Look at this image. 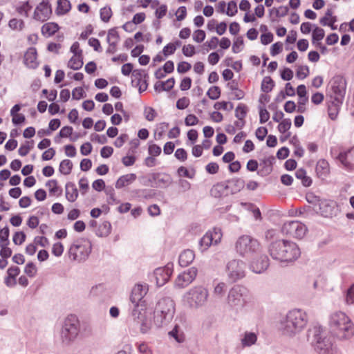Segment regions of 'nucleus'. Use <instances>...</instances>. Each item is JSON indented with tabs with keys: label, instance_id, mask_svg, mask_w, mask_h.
<instances>
[{
	"label": "nucleus",
	"instance_id": "f257e3e1",
	"mask_svg": "<svg viewBox=\"0 0 354 354\" xmlns=\"http://www.w3.org/2000/svg\"><path fill=\"white\" fill-rule=\"evenodd\" d=\"M270 256L281 263H292L301 255L299 246L292 241L279 239L272 241L268 248Z\"/></svg>",
	"mask_w": 354,
	"mask_h": 354
},
{
	"label": "nucleus",
	"instance_id": "f03ea898",
	"mask_svg": "<svg viewBox=\"0 0 354 354\" xmlns=\"http://www.w3.org/2000/svg\"><path fill=\"white\" fill-rule=\"evenodd\" d=\"M307 313L301 309L289 310L286 317L281 319L279 330L283 335L294 337L300 333L307 326Z\"/></svg>",
	"mask_w": 354,
	"mask_h": 354
},
{
	"label": "nucleus",
	"instance_id": "7ed1b4c3",
	"mask_svg": "<svg viewBox=\"0 0 354 354\" xmlns=\"http://www.w3.org/2000/svg\"><path fill=\"white\" fill-rule=\"evenodd\" d=\"M330 332L339 339H348L354 335V326L351 319L343 312L333 313L329 319Z\"/></svg>",
	"mask_w": 354,
	"mask_h": 354
},
{
	"label": "nucleus",
	"instance_id": "20e7f679",
	"mask_svg": "<svg viewBox=\"0 0 354 354\" xmlns=\"http://www.w3.org/2000/svg\"><path fill=\"white\" fill-rule=\"evenodd\" d=\"M154 324L157 327L168 324L175 314V303L170 297L158 300L154 310Z\"/></svg>",
	"mask_w": 354,
	"mask_h": 354
},
{
	"label": "nucleus",
	"instance_id": "39448f33",
	"mask_svg": "<svg viewBox=\"0 0 354 354\" xmlns=\"http://www.w3.org/2000/svg\"><path fill=\"white\" fill-rule=\"evenodd\" d=\"M323 328L315 324L308 330V341L314 346L318 354H333V344L330 339L323 335Z\"/></svg>",
	"mask_w": 354,
	"mask_h": 354
},
{
	"label": "nucleus",
	"instance_id": "423d86ee",
	"mask_svg": "<svg viewBox=\"0 0 354 354\" xmlns=\"http://www.w3.org/2000/svg\"><path fill=\"white\" fill-rule=\"evenodd\" d=\"M234 249L240 257L245 259L254 258L259 255L262 251L259 241L249 235L239 236L234 243Z\"/></svg>",
	"mask_w": 354,
	"mask_h": 354
},
{
	"label": "nucleus",
	"instance_id": "0eeeda50",
	"mask_svg": "<svg viewBox=\"0 0 354 354\" xmlns=\"http://www.w3.org/2000/svg\"><path fill=\"white\" fill-rule=\"evenodd\" d=\"M80 331V324L78 318L73 315L68 316L63 323L60 339L65 345H69L77 337Z\"/></svg>",
	"mask_w": 354,
	"mask_h": 354
},
{
	"label": "nucleus",
	"instance_id": "6e6552de",
	"mask_svg": "<svg viewBox=\"0 0 354 354\" xmlns=\"http://www.w3.org/2000/svg\"><path fill=\"white\" fill-rule=\"evenodd\" d=\"M131 317L137 324L140 325V332L142 333H148L151 328V321L150 313L148 314L146 308V304L133 305Z\"/></svg>",
	"mask_w": 354,
	"mask_h": 354
},
{
	"label": "nucleus",
	"instance_id": "1a4fd4ad",
	"mask_svg": "<svg viewBox=\"0 0 354 354\" xmlns=\"http://www.w3.org/2000/svg\"><path fill=\"white\" fill-rule=\"evenodd\" d=\"M91 243L85 239L75 240L69 248V256L74 261H85L91 252Z\"/></svg>",
	"mask_w": 354,
	"mask_h": 354
},
{
	"label": "nucleus",
	"instance_id": "9d476101",
	"mask_svg": "<svg viewBox=\"0 0 354 354\" xmlns=\"http://www.w3.org/2000/svg\"><path fill=\"white\" fill-rule=\"evenodd\" d=\"M248 290L244 286L240 285L234 286L228 293V304L236 308L243 307L248 299Z\"/></svg>",
	"mask_w": 354,
	"mask_h": 354
},
{
	"label": "nucleus",
	"instance_id": "9b49d317",
	"mask_svg": "<svg viewBox=\"0 0 354 354\" xmlns=\"http://www.w3.org/2000/svg\"><path fill=\"white\" fill-rule=\"evenodd\" d=\"M245 264L241 259H232L225 266V272L231 282H236L245 275Z\"/></svg>",
	"mask_w": 354,
	"mask_h": 354
},
{
	"label": "nucleus",
	"instance_id": "f8f14e48",
	"mask_svg": "<svg viewBox=\"0 0 354 354\" xmlns=\"http://www.w3.org/2000/svg\"><path fill=\"white\" fill-rule=\"evenodd\" d=\"M330 98L334 99L338 103H343L346 88L344 78L342 75H335L330 81Z\"/></svg>",
	"mask_w": 354,
	"mask_h": 354
},
{
	"label": "nucleus",
	"instance_id": "ddd939ff",
	"mask_svg": "<svg viewBox=\"0 0 354 354\" xmlns=\"http://www.w3.org/2000/svg\"><path fill=\"white\" fill-rule=\"evenodd\" d=\"M208 292L202 286L195 287L191 289L187 294V299L192 307L203 306L207 299Z\"/></svg>",
	"mask_w": 354,
	"mask_h": 354
},
{
	"label": "nucleus",
	"instance_id": "4468645a",
	"mask_svg": "<svg viewBox=\"0 0 354 354\" xmlns=\"http://www.w3.org/2000/svg\"><path fill=\"white\" fill-rule=\"evenodd\" d=\"M281 230L283 233L287 235L296 239H302L306 234L308 229L304 223L298 221H292L285 223Z\"/></svg>",
	"mask_w": 354,
	"mask_h": 354
},
{
	"label": "nucleus",
	"instance_id": "2eb2a0df",
	"mask_svg": "<svg viewBox=\"0 0 354 354\" xmlns=\"http://www.w3.org/2000/svg\"><path fill=\"white\" fill-rule=\"evenodd\" d=\"M173 272V263H169L165 267L156 268L153 272L156 285L161 287L169 279Z\"/></svg>",
	"mask_w": 354,
	"mask_h": 354
},
{
	"label": "nucleus",
	"instance_id": "dca6fc26",
	"mask_svg": "<svg viewBox=\"0 0 354 354\" xmlns=\"http://www.w3.org/2000/svg\"><path fill=\"white\" fill-rule=\"evenodd\" d=\"M198 270L195 267H192L178 274L175 285L176 287L183 288L189 285L196 278Z\"/></svg>",
	"mask_w": 354,
	"mask_h": 354
},
{
	"label": "nucleus",
	"instance_id": "f3484780",
	"mask_svg": "<svg viewBox=\"0 0 354 354\" xmlns=\"http://www.w3.org/2000/svg\"><path fill=\"white\" fill-rule=\"evenodd\" d=\"M148 290V285L147 284H136L132 288L130 295V301L132 304H145V301L143 300V298L147 293Z\"/></svg>",
	"mask_w": 354,
	"mask_h": 354
},
{
	"label": "nucleus",
	"instance_id": "a211bd4d",
	"mask_svg": "<svg viewBox=\"0 0 354 354\" xmlns=\"http://www.w3.org/2000/svg\"><path fill=\"white\" fill-rule=\"evenodd\" d=\"M52 14L51 6L48 0H43L35 8L34 19L40 21H47Z\"/></svg>",
	"mask_w": 354,
	"mask_h": 354
},
{
	"label": "nucleus",
	"instance_id": "6ab92c4d",
	"mask_svg": "<svg viewBox=\"0 0 354 354\" xmlns=\"http://www.w3.org/2000/svg\"><path fill=\"white\" fill-rule=\"evenodd\" d=\"M250 268L255 273L260 274L264 272L269 266V259L265 255H261L259 259L252 258Z\"/></svg>",
	"mask_w": 354,
	"mask_h": 354
},
{
	"label": "nucleus",
	"instance_id": "aec40b11",
	"mask_svg": "<svg viewBox=\"0 0 354 354\" xmlns=\"http://www.w3.org/2000/svg\"><path fill=\"white\" fill-rule=\"evenodd\" d=\"M150 182H154L156 187L165 188L172 183V179L169 174L156 173L153 174Z\"/></svg>",
	"mask_w": 354,
	"mask_h": 354
},
{
	"label": "nucleus",
	"instance_id": "412c9836",
	"mask_svg": "<svg viewBox=\"0 0 354 354\" xmlns=\"http://www.w3.org/2000/svg\"><path fill=\"white\" fill-rule=\"evenodd\" d=\"M37 49L35 47H30L24 55V64L30 68H36L38 66L37 62Z\"/></svg>",
	"mask_w": 354,
	"mask_h": 354
},
{
	"label": "nucleus",
	"instance_id": "4be33fe9",
	"mask_svg": "<svg viewBox=\"0 0 354 354\" xmlns=\"http://www.w3.org/2000/svg\"><path fill=\"white\" fill-rule=\"evenodd\" d=\"M228 189L230 194H234L239 192L245 187V181L240 178H234L227 180Z\"/></svg>",
	"mask_w": 354,
	"mask_h": 354
},
{
	"label": "nucleus",
	"instance_id": "5701e85b",
	"mask_svg": "<svg viewBox=\"0 0 354 354\" xmlns=\"http://www.w3.org/2000/svg\"><path fill=\"white\" fill-rule=\"evenodd\" d=\"M229 194L230 192L227 181L216 184L211 189V194L215 198H219L224 195H228Z\"/></svg>",
	"mask_w": 354,
	"mask_h": 354
},
{
	"label": "nucleus",
	"instance_id": "b1692460",
	"mask_svg": "<svg viewBox=\"0 0 354 354\" xmlns=\"http://www.w3.org/2000/svg\"><path fill=\"white\" fill-rule=\"evenodd\" d=\"M195 258V254L193 250H185L182 252L179 256L178 263L181 267H187L192 263Z\"/></svg>",
	"mask_w": 354,
	"mask_h": 354
},
{
	"label": "nucleus",
	"instance_id": "393cba45",
	"mask_svg": "<svg viewBox=\"0 0 354 354\" xmlns=\"http://www.w3.org/2000/svg\"><path fill=\"white\" fill-rule=\"evenodd\" d=\"M136 175L135 174H128L121 176L115 183V187L117 189H121L124 187L136 180Z\"/></svg>",
	"mask_w": 354,
	"mask_h": 354
},
{
	"label": "nucleus",
	"instance_id": "a878e982",
	"mask_svg": "<svg viewBox=\"0 0 354 354\" xmlns=\"http://www.w3.org/2000/svg\"><path fill=\"white\" fill-rule=\"evenodd\" d=\"M315 170L319 178H325L330 171L328 162L324 159L319 160L316 165Z\"/></svg>",
	"mask_w": 354,
	"mask_h": 354
},
{
	"label": "nucleus",
	"instance_id": "bb28decb",
	"mask_svg": "<svg viewBox=\"0 0 354 354\" xmlns=\"http://www.w3.org/2000/svg\"><path fill=\"white\" fill-rule=\"evenodd\" d=\"M78 196V191L74 183L68 182L66 185V197L70 202L76 201Z\"/></svg>",
	"mask_w": 354,
	"mask_h": 354
},
{
	"label": "nucleus",
	"instance_id": "cd10ccee",
	"mask_svg": "<svg viewBox=\"0 0 354 354\" xmlns=\"http://www.w3.org/2000/svg\"><path fill=\"white\" fill-rule=\"evenodd\" d=\"M342 104V103H338V102L334 99H330L329 100L328 105V115L331 120H334L336 119Z\"/></svg>",
	"mask_w": 354,
	"mask_h": 354
},
{
	"label": "nucleus",
	"instance_id": "c85d7f7f",
	"mask_svg": "<svg viewBox=\"0 0 354 354\" xmlns=\"http://www.w3.org/2000/svg\"><path fill=\"white\" fill-rule=\"evenodd\" d=\"M59 29V26L57 23L49 22L44 24L41 27V33L46 37L53 35Z\"/></svg>",
	"mask_w": 354,
	"mask_h": 354
},
{
	"label": "nucleus",
	"instance_id": "c756f323",
	"mask_svg": "<svg viewBox=\"0 0 354 354\" xmlns=\"http://www.w3.org/2000/svg\"><path fill=\"white\" fill-rule=\"evenodd\" d=\"M71 9V4L69 0H57V7L55 10L57 15H64Z\"/></svg>",
	"mask_w": 354,
	"mask_h": 354
},
{
	"label": "nucleus",
	"instance_id": "7c9ffc66",
	"mask_svg": "<svg viewBox=\"0 0 354 354\" xmlns=\"http://www.w3.org/2000/svg\"><path fill=\"white\" fill-rule=\"evenodd\" d=\"M212 235L210 232H207L200 239L199 247L201 252L207 250L212 244H214Z\"/></svg>",
	"mask_w": 354,
	"mask_h": 354
},
{
	"label": "nucleus",
	"instance_id": "2f4dec72",
	"mask_svg": "<svg viewBox=\"0 0 354 354\" xmlns=\"http://www.w3.org/2000/svg\"><path fill=\"white\" fill-rule=\"evenodd\" d=\"M295 176L297 179L301 180L302 185L304 187H310L312 184V179L306 175L305 169L301 168L296 171Z\"/></svg>",
	"mask_w": 354,
	"mask_h": 354
},
{
	"label": "nucleus",
	"instance_id": "473e14b6",
	"mask_svg": "<svg viewBox=\"0 0 354 354\" xmlns=\"http://www.w3.org/2000/svg\"><path fill=\"white\" fill-rule=\"evenodd\" d=\"M257 339V337L254 333L245 332L241 339V344L243 347L250 346L256 343Z\"/></svg>",
	"mask_w": 354,
	"mask_h": 354
},
{
	"label": "nucleus",
	"instance_id": "72a5a7b5",
	"mask_svg": "<svg viewBox=\"0 0 354 354\" xmlns=\"http://www.w3.org/2000/svg\"><path fill=\"white\" fill-rule=\"evenodd\" d=\"M169 335L174 338L178 343H182L185 341L184 333L177 324H176L174 328L169 332Z\"/></svg>",
	"mask_w": 354,
	"mask_h": 354
},
{
	"label": "nucleus",
	"instance_id": "f704fd0d",
	"mask_svg": "<svg viewBox=\"0 0 354 354\" xmlns=\"http://www.w3.org/2000/svg\"><path fill=\"white\" fill-rule=\"evenodd\" d=\"M147 74L144 73L142 69H135L132 72V81L131 84L133 86H138L142 81V78H145Z\"/></svg>",
	"mask_w": 354,
	"mask_h": 354
},
{
	"label": "nucleus",
	"instance_id": "c9c22d12",
	"mask_svg": "<svg viewBox=\"0 0 354 354\" xmlns=\"http://www.w3.org/2000/svg\"><path fill=\"white\" fill-rule=\"evenodd\" d=\"M83 56H73L68 63V66L75 71L80 69L83 66Z\"/></svg>",
	"mask_w": 354,
	"mask_h": 354
},
{
	"label": "nucleus",
	"instance_id": "e433bc0d",
	"mask_svg": "<svg viewBox=\"0 0 354 354\" xmlns=\"http://www.w3.org/2000/svg\"><path fill=\"white\" fill-rule=\"evenodd\" d=\"M73 169V163L68 159L62 160L59 164V171L64 175H68L71 174Z\"/></svg>",
	"mask_w": 354,
	"mask_h": 354
},
{
	"label": "nucleus",
	"instance_id": "4c0bfd02",
	"mask_svg": "<svg viewBox=\"0 0 354 354\" xmlns=\"http://www.w3.org/2000/svg\"><path fill=\"white\" fill-rule=\"evenodd\" d=\"M274 86V82L270 76L263 77L261 82V90L264 93L270 92Z\"/></svg>",
	"mask_w": 354,
	"mask_h": 354
},
{
	"label": "nucleus",
	"instance_id": "58836bf2",
	"mask_svg": "<svg viewBox=\"0 0 354 354\" xmlns=\"http://www.w3.org/2000/svg\"><path fill=\"white\" fill-rule=\"evenodd\" d=\"M325 36L324 30L319 28L315 27L312 34V43L315 44L317 41H322Z\"/></svg>",
	"mask_w": 354,
	"mask_h": 354
},
{
	"label": "nucleus",
	"instance_id": "ea45409f",
	"mask_svg": "<svg viewBox=\"0 0 354 354\" xmlns=\"http://www.w3.org/2000/svg\"><path fill=\"white\" fill-rule=\"evenodd\" d=\"M248 108L244 104H239L235 109V116L239 120H244L247 115Z\"/></svg>",
	"mask_w": 354,
	"mask_h": 354
},
{
	"label": "nucleus",
	"instance_id": "a19ab883",
	"mask_svg": "<svg viewBox=\"0 0 354 354\" xmlns=\"http://www.w3.org/2000/svg\"><path fill=\"white\" fill-rule=\"evenodd\" d=\"M319 209L321 211L322 215L325 217H328L332 214V207L326 201H322L319 203Z\"/></svg>",
	"mask_w": 354,
	"mask_h": 354
},
{
	"label": "nucleus",
	"instance_id": "79ce46f5",
	"mask_svg": "<svg viewBox=\"0 0 354 354\" xmlns=\"http://www.w3.org/2000/svg\"><path fill=\"white\" fill-rule=\"evenodd\" d=\"M354 149V147H351L344 151H341L337 156V158L340 161V162L344 165L346 167L350 165L349 162L347 161V156L348 153L351 152V151Z\"/></svg>",
	"mask_w": 354,
	"mask_h": 354
},
{
	"label": "nucleus",
	"instance_id": "37998d69",
	"mask_svg": "<svg viewBox=\"0 0 354 354\" xmlns=\"http://www.w3.org/2000/svg\"><path fill=\"white\" fill-rule=\"evenodd\" d=\"M100 15L102 21L108 22L112 16V11L111 8L106 6L101 8L100 11Z\"/></svg>",
	"mask_w": 354,
	"mask_h": 354
},
{
	"label": "nucleus",
	"instance_id": "c03bdc74",
	"mask_svg": "<svg viewBox=\"0 0 354 354\" xmlns=\"http://www.w3.org/2000/svg\"><path fill=\"white\" fill-rule=\"evenodd\" d=\"M207 95L212 100H217L221 95V88L217 86H213L207 91Z\"/></svg>",
	"mask_w": 354,
	"mask_h": 354
},
{
	"label": "nucleus",
	"instance_id": "a18cd8bd",
	"mask_svg": "<svg viewBox=\"0 0 354 354\" xmlns=\"http://www.w3.org/2000/svg\"><path fill=\"white\" fill-rule=\"evenodd\" d=\"M73 127L70 126H65L61 129L59 134L55 137V140L57 142L58 138H68L73 133Z\"/></svg>",
	"mask_w": 354,
	"mask_h": 354
},
{
	"label": "nucleus",
	"instance_id": "49530a36",
	"mask_svg": "<svg viewBox=\"0 0 354 354\" xmlns=\"http://www.w3.org/2000/svg\"><path fill=\"white\" fill-rule=\"evenodd\" d=\"M209 232L212 234V238H214V240H212L214 245H217L221 242L223 234L220 228L214 227L212 230H209Z\"/></svg>",
	"mask_w": 354,
	"mask_h": 354
},
{
	"label": "nucleus",
	"instance_id": "de8ad7c7",
	"mask_svg": "<svg viewBox=\"0 0 354 354\" xmlns=\"http://www.w3.org/2000/svg\"><path fill=\"white\" fill-rule=\"evenodd\" d=\"M291 125L292 123L290 119H283L278 125V130L280 133H283L290 129Z\"/></svg>",
	"mask_w": 354,
	"mask_h": 354
},
{
	"label": "nucleus",
	"instance_id": "09e8293b",
	"mask_svg": "<svg viewBox=\"0 0 354 354\" xmlns=\"http://www.w3.org/2000/svg\"><path fill=\"white\" fill-rule=\"evenodd\" d=\"M244 45L243 39L242 37H238L234 41L232 45V51L234 53H238L243 50Z\"/></svg>",
	"mask_w": 354,
	"mask_h": 354
},
{
	"label": "nucleus",
	"instance_id": "8fccbe9b",
	"mask_svg": "<svg viewBox=\"0 0 354 354\" xmlns=\"http://www.w3.org/2000/svg\"><path fill=\"white\" fill-rule=\"evenodd\" d=\"M9 234H10V230H9V228L8 226H6L3 229L1 230V231H0V245L3 244L5 243L6 244L10 243L9 240H8Z\"/></svg>",
	"mask_w": 354,
	"mask_h": 354
},
{
	"label": "nucleus",
	"instance_id": "3c124183",
	"mask_svg": "<svg viewBox=\"0 0 354 354\" xmlns=\"http://www.w3.org/2000/svg\"><path fill=\"white\" fill-rule=\"evenodd\" d=\"M288 8L287 6H281L279 7L278 8H272L270 10V15H272V12H276V17H285L288 12Z\"/></svg>",
	"mask_w": 354,
	"mask_h": 354
},
{
	"label": "nucleus",
	"instance_id": "603ef678",
	"mask_svg": "<svg viewBox=\"0 0 354 354\" xmlns=\"http://www.w3.org/2000/svg\"><path fill=\"white\" fill-rule=\"evenodd\" d=\"M309 75V68L307 66H301L298 68L296 76L298 79L304 80Z\"/></svg>",
	"mask_w": 354,
	"mask_h": 354
},
{
	"label": "nucleus",
	"instance_id": "864d4df0",
	"mask_svg": "<svg viewBox=\"0 0 354 354\" xmlns=\"http://www.w3.org/2000/svg\"><path fill=\"white\" fill-rule=\"evenodd\" d=\"M233 104L228 102H218L214 105V108L216 110L223 109L230 111L233 109Z\"/></svg>",
	"mask_w": 354,
	"mask_h": 354
},
{
	"label": "nucleus",
	"instance_id": "5fc2aeb1",
	"mask_svg": "<svg viewBox=\"0 0 354 354\" xmlns=\"http://www.w3.org/2000/svg\"><path fill=\"white\" fill-rule=\"evenodd\" d=\"M259 122L261 124L266 123L270 118V113L263 106H259Z\"/></svg>",
	"mask_w": 354,
	"mask_h": 354
},
{
	"label": "nucleus",
	"instance_id": "6e6d98bb",
	"mask_svg": "<svg viewBox=\"0 0 354 354\" xmlns=\"http://www.w3.org/2000/svg\"><path fill=\"white\" fill-rule=\"evenodd\" d=\"M120 39V36L118 32L116 30L115 28H111L108 32L107 35V41H115L117 44Z\"/></svg>",
	"mask_w": 354,
	"mask_h": 354
},
{
	"label": "nucleus",
	"instance_id": "4d7b16f0",
	"mask_svg": "<svg viewBox=\"0 0 354 354\" xmlns=\"http://www.w3.org/2000/svg\"><path fill=\"white\" fill-rule=\"evenodd\" d=\"M24 272L30 277H33L37 273V268L32 262H29L26 264Z\"/></svg>",
	"mask_w": 354,
	"mask_h": 354
},
{
	"label": "nucleus",
	"instance_id": "13d9d810",
	"mask_svg": "<svg viewBox=\"0 0 354 354\" xmlns=\"http://www.w3.org/2000/svg\"><path fill=\"white\" fill-rule=\"evenodd\" d=\"M26 234L23 232H17L13 235L12 241L16 245H21L26 240Z\"/></svg>",
	"mask_w": 354,
	"mask_h": 354
},
{
	"label": "nucleus",
	"instance_id": "bf43d9fd",
	"mask_svg": "<svg viewBox=\"0 0 354 354\" xmlns=\"http://www.w3.org/2000/svg\"><path fill=\"white\" fill-rule=\"evenodd\" d=\"M238 12L236 3L234 1H231L227 4V8L225 12L226 15L232 17Z\"/></svg>",
	"mask_w": 354,
	"mask_h": 354
},
{
	"label": "nucleus",
	"instance_id": "052dcab7",
	"mask_svg": "<svg viewBox=\"0 0 354 354\" xmlns=\"http://www.w3.org/2000/svg\"><path fill=\"white\" fill-rule=\"evenodd\" d=\"M1 250L0 251V256L3 259H8L12 255V250L8 247V244H6V243L3 244H1Z\"/></svg>",
	"mask_w": 354,
	"mask_h": 354
},
{
	"label": "nucleus",
	"instance_id": "680f3d73",
	"mask_svg": "<svg viewBox=\"0 0 354 354\" xmlns=\"http://www.w3.org/2000/svg\"><path fill=\"white\" fill-rule=\"evenodd\" d=\"M8 25L12 29L21 30L24 28V23L21 19H12L9 21Z\"/></svg>",
	"mask_w": 354,
	"mask_h": 354
},
{
	"label": "nucleus",
	"instance_id": "e2e57ef3",
	"mask_svg": "<svg viewBox=\"0 0 354 354\" xmlns=\"http://www.w3.org/2000/svg\"><path fill=\"white\" fill-rule=\"evenodd\" d=\"M146 120L153 121L156 116V112L152 107H146L144 111Z\"/></svg>",
	"mask_w": 354,
	"mask_h": 354
},
{
	"label": "nucleus",
	"instance_id": "0e129e2a",
	"mask_svg": "<svg viewBox=\"0 0 354 354\" xmlns=\"http://www.w3.org/2000/svg\"><path fill=\"white\" fill-rule=\"evenodd\" d=\"M275 161V158L274 156H270L263 160V164L266 168V171L269 174L272 170V165Z\"/></svg>",
	"mask_w": 354,
	"mask_h": 354
},
{
	"label": "nucleus",
	"instance_id": "69168bd1",
	"mask_svg": "<svg viewBox=\"0 0 354 354\" xmlns=\"http://www.w3.org/2000/svg\"><path fill=\"white\" fill-rule=\"evenodd\" d=\"M175 84V79L174 77H171L168 79L166 82H161L162 90H165V91H169L172 89Z\"/></svg>",
	"mask_w": 354,
	"mask_h": 354
},
{
	"label": "nucleus",
	"instance_id": "338daca9",
	"mask_svg": "<svg viewBox=\"0 0 354 354\" xmlns=\"http://www.w3.org/2000/svg\"><path fill=\"white\" fill-rule=\"evenodd\" d=\"M205 38V32L204 30H196L193 35V39L197 43H201Z\"/></svg>",
	"mask_w": 354,
	"mask_h": 354
},
{
	"label": "nucleus",
	"instance_id": "774afa93",
	"mask_svg": "<svg viewBox=\"0 0 354 354\" xmlns=\"http://www.w3.org/2000/svg\"><path fill=\"white\" fill-rule=\"evenodd\" d=\"M346 301L348 304L354 303V283L347 290Z\"/></svg>",
	"mask_w": 354,
	"mask_h": 354
}]
</instances>
